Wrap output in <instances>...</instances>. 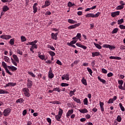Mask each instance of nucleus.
I'll return each instance as SVG.
<instances>
[{
    "instance_id": "nucleus-1",
    "label": "nucleus",
    "mask_w": 125,
    "mask_h": 125,
    "mask_svg": "<svg viewBox=\"0 0 125 125\" xmlns=\"http://www.w3.org/2000/svg\"><path fill=\"white\" fill-rule=\"evenodd\" d=\"M37 42H38V41L35 40L31 42H28L26 43V45H32L30 48V50L32 53H34L35 51H34V49H38V45H37Z\"/></svg>"
},
{
    "instance_id": "nucleus-2",
    "label": "nucleus",
    "mask_w": 125,
    "mask_h": 125,
    "mask_svg": "<svg viewBox=\"0 0 125 125\" xmlns=\"http://www.w3.org/2000/svg\"><path fill=\"white\" fill-rule=\"evenodd\" d=\"M101 14V12H98L96 14H94L93 13H88L85 15V17L86 18H88L89 17H91V18H98V17H99V15Z\"/></svg>"
},
{
    "instance_id": "nucleus-3",
    "label": "nucleus",
    "mask_w": 125,
    "mask_h": 125,
    "mask_svg": "<svg viewBox=\"0 0 125 125\" xmlns=\"http://www.w3.org/2000/svg\"><path fill=\"white\" fill-rule=\"evenodd\" d=\"M12 57L14 60H13L12 58H11L12 60V63H13L15 66H17V63H19V58H18V57H17L16 55H13Z\"/></svg>"
},
{
    "instance_id": "nucleus-4",
    "label": "nucleus",
    "mask_w": 125,
    "mask_h": 125,
    "mask_svg": "<svg viewBox=\"0 0 125 125\" xmlns=\"http://www.w3.org/2000/svg\"><path fill=\"white\" fill-rule=\"evenodd\" d=\"M11 111H12V109L9 107L5 109L3 111V116L4 117H8L10 113H11Z\"/></svg>"
},
{
    "instance_id": "nucleus-5",
    "label": "nucleus",
    "mask_w": 125,
    "mask_h": 125,
    "mask_svg": "<svg viewBox=\"0 0 125 125\" xmlns=\"http://www.w3.org/2000/svg\"><path fill=\"white\" fill-rule=\"evenodd\" d=\"M22 91L23 92H24L23 94L26 97H29V96H30L31 95L30 94V90H29L28 88H23L22 89Z\"/></svg>"
},
{
    "instance_id": "nucleus-6",
    "label": "nucleus",
    "mask_w": 125,
    "mask_h": 125,
    "mask_svg": "<svg viewBox=\"0 0 125 125\" xmlns=\"http://www.w3.org/2000/svg\"><path fill=\"white\" fill-rule=\"evenodd\" d=\"M118 84H119L118 86L119 89H121L122 90H125V88L123 87V84H124V81L119 80Z\"/></svg>"
},
{
    "instance_id": "nucleus-7",
    "label": "nucleus",
    "mask_w": 125,
    "mask_h": 125,
    "mask_svg": "<svg viewBox=\"0 0 125 125\" xmlns=\"http://www.w3.org/2000/svg\"><path fill=\"white\" fill-rule=\"evenodd\" d=\"M79 26H81V23L80 22L68 26V30H72V29H76V28H77V27H79Z\"/></svg>"
},
{
    "instance_id": "nucleus-8",
    "label": "nucleus",
    "mask_w": 125,
    "mask_h": 125,
    "mask_svg": "<svg viewBox=\"0 0 125 125\" xmlns=\"http://www.w3.org/2000/svg\"><path fill=\"white\" fill-rule=\"evenodd\" d=\"M0 39H2L3 40H9V39H11V36L9 35H2L0 36Z\"/></svg>"
},
{
    "instance_id": "nucleus-9",
    "label": "nucleus",
    "mask_w": 125,
    "mask_h": 125,
    "mask_svg": "<svg viewBox=\"0 0 125 125\" xmlns=\"http://www.w3.org/2000/svg\"><path fill=\"white\" fill-rule=\"evenodd\" d=\"M62 81H64V80H66V81H69L70 80V75L69 74H64L62 76Z\"/></svg>"
},
{
    "instance_id": "nucleus-10",
    "label": "nucleus",
    "mask_w": 125,
    "mask_h": 125,
    "mask_svg": "<svg viewBox=\"0 0 125 125\" xmlns=\"http://www.w3.org/2000/svg\"><path fill=\"white\" fill-rule=\"evenodd\" d=\"M26 85H27V88H32V86H33V81L28 79Z\"/></svg>"
},
{
    "instance_id": "nucleus-11",
    "label": "nucleus",
    "mask_w": 125,
    "mask_h": 125,
    "mask_svg": "<svg viewBox=\"0 0 125 125\" xmlns=\"http://www.w3.org/2000/svg\"><path fill=\"white\" fill-rule=\"evenodd\" d=\"M37 6H38V3H35L33 6V13L34 14H36V13H37V12H38V7Z\"/></svg>"
},
{
    "instance_id": "nucleus-12",
    "label": "nucleus",
    "mask_w": 125,
    "mask_h": 125,
    "mask_svg": "<svg viewBox=\"0 0 125 125\" xmlns=\"http://www.w3.org/2000/svg\"><path fill=\"white\" fill-rule=\"evenodd\" d=\"M81 38H82V34H81V33H77L76 36L73 37L72 38V40H76L77 41H78V40H79V41H81Z\"/></svg>"
},
{
    "instance_id": "nucleus-13",
    "label": "nucleus",
    "mask_w": 125,
    "mask_h": 125,
    "mask_svg": "<svg viewBox=\"0 0 125 125\" xmlns=\"http://www.w3.org/2000/svg\"><path fill=\"white\" fill-rule=\"evenodd\" d=\"M74 113V109H71L70 110H69L66 113V117L67 118H69V117H70V116H71V115H72L73 113Z\"/></svg>"
},
{
    "instance_id": "nucleus-14",
    "label": "nucleus",
    "mask_w": 125,
    "mask_h": 125,
    "mask_svg": "<svg viewBox=\"0 0 125 125\" xmlns=\"http://www.w3.org/2000/svg\"><path fill=\"white\" fill-rule=\"evenodd\" d=\"M111 15L112 17H116V16H118V15H120V11H117L116 12H113L111 13Z\"/></svg>"
},
{
    "instance_id": "nucleus-15",
    "label": "nucleus",
    "mask_w": 125,
    "mask_h": 125,
    "mask_svg": "<svg viewBox=\"0 0 125 125\" xmlns=\"http://www.w3.org/2000/svg\"><path fill=\"white\" fill-rule=\"evenodd\" d=\"M76 45H77V46H78L79 47L83 48V49H84V50H85V49H86V48H87V47L86 46L82 45V44H80V43H76Z\"/></svg>"
},
{
    "instance_id": "nucleus-16",
    "label": "nucleus",
    "mask_w": 125,
    "mask_h": 125,
    "mask_svg": "<svg viewBox=\"0 0 125 125\" xmlns=\"http://www.w3.org/2000/svg\"><path fill=\"white\" fill-rule=\"evenodd\" d=\"M48 77L50 79H53L54 78V74L52 73V70L51 69L48 72Z\"/></svg>"
},
{
    "instance_id": "nucleus-17",
    "label": "nucleus",
    "mask_w": 125,
    "mask_h": 125,
    "mask_svg": "<svg viewBox=\"0 0 125 125\" xmlns=\"http://www.w3.org/2000/svg\"><path fill=\"white\" fill-rule=\"evenodd\" d=\"M73 40V41H72L71 42H67V44L70 46V45H72L73 44H75V43H76L77 42H78L76 39H72Z\"/></svg>"
},
{
    "instance_id": "nucleus-18",
    "label": "nucleus",
    "mask_w": 125,
    "mask_h": 125,
    "mask_svg": "<svg viewBox=\"0 0 125 125\" xmlns=\"http://www.w3.org/2000/svg\"><path fill=\"white\" fill-rule=\"evenodd\" d=\"M55 118L58 122H61V118L62 116L61 115H59V114L55 115Z\"/></svg>"
},
{
    "instance_id": "nucleus-19",
    "label": "nucleus",
    "mask_w": 125,
    "mask_h": 125,
    "mask_svg": "<svg viewBox=\"0 0 125 125\" xmlns=\"http://www.w3.org/2000/svg\"><path fill=\"white\" fill-rule=\"evenodd\" d=\"M79 111L82 114H85L86 113H88V110L86 108H84L82 109H79Z\"/></svg>"
},
{
    "instance_id": "nucleus-20",
    "label": "nucleus",
    "mask_w": 125,
    "mask_h": 125,
    "mask_svg": "<svg viewBox=\"0 0 125 125\" xmlns=\"http://www.w3.org/2000/svg\"><path fill=\"white\" fill-rule=\"evenodd\" d=\"M100 52H93L92 53V57H95V56H100Z\"/></svg>"
},
{
    "instance_id": "nucleus-21",
    "label": "nucleus",
    "mask_w": 125,
    "mask_h": 125,
    "mask_svg": "<svg viewBox=\"0 0 125 125\" xmlns=\"http://www.w3.org/2000/svg\"><path fill=\"white\" fill-rule=\"evenodd\" d=\"M72 99H73L74 101L77 102V103H79V104H81L82 102H81V100L80 99H78L76 98V97H73Z\"/></svg>"
},
{
    "instance_id": "nucleus-22",
    "label": "nucleus",
    "mask_w": 125,
    "mask_h": 125,
    "mask_svg": "<svg viewBox=\"0 0 125 125\" xmlns=\"http://www.w3.org/2000/svg\"><path fill=\"white\" fill-rule=\"evenodd\" d=\"M8 94V91L6 90L0 89V94Z\"/></svg>"
},
{
    "instance_id": "nucleus-23",
    "label": "nucleus",
    "mask_w": 125,
    "mask_h": 125,
    "mask_svg": "<svg viewBox=\"0 0 125 125\" xmlns=\"http://www.w3.org/2000/svg\"><path fill=\"white\" fill-rule=\"evenodd\" d=\"M38 57L40 59H41V60H44V61H46V59H47V58H45V56H44L43 55H39Z\"/></svg>"
},
{
    "instance_id": "nucleus-24",
    "label": "nucleus",
    "mask_w": 125,
    "mask_h": 125,
    "mask_svg": "<svg viewBox=\"0 0 125 125\" xmlns=\"http://www.w3.org/2000/svg\"><path fill=\"white\" fill-rule=\"evenodd\" d=\"M67 22L69 23L70 24H76L78 22L76 21H74L72 19H68L67 20Z\"/></svg>"
},
{
    "instance_id": "nucleus-25",
    "label": "nucleus",
    "mask_w": 125,
    "mask_h": 125,
    "mask_svg": "<svg viewBox=\"0 0 125 125\" xmlns=\"http://www.w3.org/2000/svg\"><path fill=\"white\" fill-rule=\"evenodd\" d=\"M81 82L84 85H87V83L86 82V79H84V77H83Z\"/></svg>"
},
{
    "instance_id": "nucleus-26",
    "label": "nucleus",
    "mask_w": 125,
    "mask_h": 125,
    "mask_svg": "<svg viewBox=\"0 0 125 125\" xmlns=\"http://www.w3.org/2000/svg\"><path fill=\"white\" fill-rule=\"evenodd\" d=\"M2 10L3 12H6L7 10H9V8L8 6H7V5H4L3 6Z\"/></svg>"
},
{
    "instance_id": "nucleus-27",
    "label": "nucleus",
    "mask_w": 125,
    "mask_h": 125,
    "mask_svg": "<svg viewBox=\"0 0 125 125\" xmlns=\"http://www.w3.org/2000/svg\"><path fill=\"white\" fill-rule=\"evenodd\" d=\"M51 39L55 40V41H57V36L55 35V33H51Z\"/></svg>"
},
{
    "instance_id": "nucleus-28",
    "label": "nucleus",
    "mask_w": 125,
    "mask_h": 125,
    "mask_svg": "<svg viewBox=\"0 0 125 125\" xmlns=\"http://www.w3.org/2000/svg\"><path fill=\"white\" fill-rule=\"evenodd\" d=\"M98 80H99V81H101V82L102 83H106V82L105 81V80H104L103 79H101V78L99 76H98Z\"/></svg>"
},
{
    "instance_id": "nucleus-29",
    "label": "nucleus",
    "mask_w": 125,
    "mask_h": 125,
    "mask_svg": "<svg viewBox=\"0 0 125 125\" xmlns=\"http://www.w3.org/2000/svg\"><path fill=\"white\" fill-rule=\"evenodd\" d=\"M15 39L14 38L11 39L10 40L9 42V43H10V45H13L14 44V42Z\"/></svg>"
},
{
    "instance_id": "nucleus-30",
    "label": "nucleus",
    "mask_w": 125,
    "mask_h": 125,
    "mask_svg": "<svg viewBox=\"0 0 125 125\" xmlns=\"http://www.w3.org/2000/svg\"><path fill=\"white\" fill-rule=\"evenodd\" d=\"M119 107H120L121 111H122V112H125V107H124V106H123V104L122 103L119 104Z\"/></svg>"
},
{
    "instance_id": "nucleus-31",
    "label": "nucleus",
    "mask_w": 125,
    "mask_h": 125,
    "mask_svg": "<svg viewBox=\"0 0 125 125\" xmlns=\"http://www.w3.org/2000/svg\"><path fill=\"white\" fill-rule=\"evenodd\" d=\"M24 102V99L23 98H20L16 101V103H23Z\"/></svg>"
},
{
    "instance_id": "nucleus-32",
    "label": "nucleus",
    "mask_w": 125,
    "mask_h": 125,
    "mask_svg": "<svg viewBox=\"0 0 125 125\" xmlns=\"http://www.w3.org/2000/svg\"><path fill=\"white\" fill-rule=\"evenodd\" d=\"M15 85H16V83H7V86H15Z\"/></svg>"
},
{
    "instance_id": "nucleus-33",
    "label": "nucleus",
    "mask_w": 125,
    "mask_h": 125,
    "mask_svg": "<svg viewBox=\"0 0 125 125\" xmlns=\"http://www.w3.org/2000/svg\"><path fill=\"white\" fill-rule=\"evenodd\" d=\"M94 44L95 46H96V47H97V48H98V49H101V48H102L101 45H99V44L94 42Z\"/></svg>"
},
{
    "instance_id": "nucleus-34",
    "label": "nucleus",
    "mask_w": 125,
    "mask_h": 125,
    "mask_svg": "<svg viewBox=\"0 0 125 125\" xmlns=\"http://www.w3.org/2000/svg\"><path fill=\"white\" fill-rule=\"evenodd\" d=\"M59 115L61 116L62 117V115H63V110L62 109H61V108H60L59 109V112H58V114Z\"/></svg>"
},
{
    "instance_id": "nucleus-35",
    "label": "nucleus",
    "mask_w": 125,
    "mask_h": 125,
    "mask_svg": "<svg viewBox=\"0 0 125 125\" xmlns=\"http://www.w3.org/2000/svg\"><path fill=\"white\" fill-rule=\"evenodd\" d=\"M61 86H62V87H65L66 86H69V83H62L61 84Z\"/></svg>"
},
{
    "instance_id": "nucleus-36",
    "label": "nucleus",
    "mask_w": 125,
    "mask_h": 125,
    "mask_svg": "<svg viewBox=\"0 0 125 125\" xmlns=\"http://www.w3.org/2000/svg\"><path fill=\"white\" fill-rule=\"evenodd\" d=\"M83 103L84 105H88V100H87V98H85L83 101Z\"/></svg>"
},
{
    "instance_id": "nucleus-37",
    "label": "nucleus",
    "mask_w": 125,
    "mask_h": 125,
    "mask_svg": "<svg viewBox=\"0 0 125 125\" xmlns=\"http://www.w3.org/2000/svg\"><path fill=\"white\" fill-rule=\"evenodd\" d=\"M27 73L28 74V75H30V76H31L32 78H36V75H35V74H34L33 72L31 71H28Z\"/></svg>"
},
{
    "instance_id": "nucleus-38",
    "label": "nucleus",
    "mask_w": 125,
    "mask_h": 125,
    "mask_svg": "<svg viewBox=\"0 0 125 125\" xmlns=\"http://www.w3.org/2000/svg\"><path fill=\"white\" fill-rule=\"evenodd\" d=\"M47 48H49L50 49H51V50H55V48L53 47V46H51V45L48 44L47 45Z\"/></svg>"
},
{
    "instance_id": "nucleus-39",
    "label": "nucleus",
    "mask_w": 125,
    "mask_h": 125,
    "mask_svg": "<svg viewBox=\"0 0 125 125\" xmlns=\"http://www.w3.org/2000/svg\"><path fill=\"white\" fill-rule=\"evenodd\" d=\"M48 53L50 56H52V57H53V56H55V53L52 51H50L48 52Z\"/></svg>"
},
{
    "instance_id": "nucleus-40",
    "label": "nucleus",
    "mask_w": 125,
    "mask_h": 125,
    "mask_svg": "<svg viewBox=\"0 0 125 125\" xmlns=\"http://www.w3.org/2000/svg\"><path fill=\"white\" fill-rule=\"evenodd\" d=\"M116 121H117L118 123H121V122H122V117H121V115H118L117 116Z\"/></svg>"
},
{
    "instance_id": "nucleus-41",
    "label": "nucleus",
    "mask_w": 125,
    "mask_h": 125,
    "mask_svg": "<svg viewBox=\"0 0 125 125\" xmlns=\"http://www.w3.org/2000/svg\"><path fill=\"white\" fill-rule=\"evenodd\" d=\"M124 6H122V5H119L116 7V9L117 10H121V9H124Z\"/></svg>"
},
{
    "instance_id": "nucleus-42",
    "label": "nucleus",
    "mask_w": 125,
    "mask_h": 125,
    "mask_svg": "<svg viewBox=\"0 0 125 125\" xmlns=\"http://www.w3.org/2000/svg\"><path fill=\"white\" fill-rule=\"evenodd\" d=\"M117 23H118V25H121V24H123V23H124V19H122L121 20H118Z\"/></svg>"
},
{
    "instance_id": "nucleus-43",
    "label": "nucleus",
    "mask_w": 125,
    "mask_h": 125,
    "mask_svg": "<svg viewBox=\"0 0 125 125\" xmlns=\"http://www.w3.org/2000/svg\"><path fill=\"white\" fill-rule=\"evenodd\" d=\"M21 40L22 42H26V41H27L26 37H25V36H21Z\"/></svg>"
},
{
    "instance_id": "nucleus-44",
    "label": "nucleus",
    "mask_w": 125,
    "mask_h": 125,
    "mask_svg": "<svg viewBox=\"0 0 125 125\" xmlns=\"http://www.w3.org/2000/svg\"><path fill=\"white\" fill-rule=\"evenodd\" d=\"M53 91H57L58 92H60V91H61V89H60L59 87H56L53 89Z\"/></svg>"
},
{
    "instance_id": "nucleus-45",
    "label": "nucleus",
    "mask_w": 125,
    "mask_h": 125,
    "mask_svg": "<svg viewBox=\"0 0 125 125\" xmlns=\"http://www.w3.org/2000/svg\"><path fill=\"white\" fill-rule=\"evenodd\" d=\"M118 31L119 29L118 28H116L113 30V31L111 32V34H116V33H118Z\"/></svg>"
},
{
    "instance_id": "nucleus-46",
    "label": "nucleus",
    "mask_w": 125,
    "mask_h": 125,
    "mask_svg": "<svg viewBox=\"0 0 125 125\" xmlns=\"http://www.w3.org/2000/svg\"><path fill=\"white\" fill-rule=\"evenodd\" d=\"M4 59L5 62H7V63H9L10 60L9 59V58H8V57L4 56Z\"/></svg>"
},
{
    "instance_id": "nucleus-47",
    "label": "nucleus",
    "mask_w": 125,
    "mask_h": 125,
    "mask_svg": "<svg viewBox=\"0 0 125 125\" xmlns=\"http://www.w3.org/2000/svg\"><path fill=\"white\" fill-rule=\"evenodd\" d=\"M87 70L90 74V76H92V73H93V72H92V70H91V69H90L89 67H87Z\"/></svg>"
},
{
    "instance_id": "nucleus-48",
    "label": "nucleus",
    "mask_w": 125,
    "mask_h": 125,
    "mask_svg": "<svg viewBox=\"0 0 125 125\" xmlns=\"http://www.w3.org/2000/svg\"><path fill=\"white\" fill-rule=\"evenodd\" d=\"M44 4L47 6H49L50 5V0H46L44 2Z\"/></svg>"
},
{
    "instance_id": "nucleus-49",
    "label": "nucleus",
    "mask_w": 125,
    "mask_h": 125,
    "mask_svg": "<svg viewBox=\"0 0 125 125\" xmlns=\"http://www.w3.org/2000/svg\"><path fill=\"white\" fill-rule=\"evenodd\" d=\"M1 64H2V66H3V67L4 69H5V68H7V65L6 64L5 62H2Z\"/></svg>"
},
{
    "instance_id": "nucleus-50",
    "label": "nucleus",
    "mask_w": 125,
    "mask_h": 125,
    "mask_svg": "<svg viewBox=\"0 0 125 125\" xmlns=\"http://www.w3.org/2000/svg\"><path fill=\"white\" fill-rule=\"evenodd\" d=\"M5 70L7 74H8L10 76H12V73L11 72H9V70H8V68H7V67L5 68Z\"/></svg>"
},
{
    "instance_id": "nucleus-51",
    "label": "nucleus",
    "mask_w": 125,
    "mask_h": 125,
    "mask_svg": "<svg viewBox=\"0 0 125 125\" xmlns=\"http://www.w3.org/2000/svg\"><path fill=\"white\" fill-rule=\"evenodd\" d=\"M107 76L108 78H111V77H113V76H114V74L112 72H109L107 74Z\"/></svg>"
},
{
    "instance_id": "nucleus-52",
    "label": "nucleus",
    "mask_w": 125,
    "mask_h": 125,
    "mask_svg": "<svg viewBox=\"0 0 125 125\" xmlns=\"http://www.w3.org/2000/svg\"><path fill=\"white\" fill-rule=\"evenodd\" d=\"M75 5V4H73V3H72V2H69L68 3V4H67V5H68V7H72V6H73V5Z\"/></svg>"
},
{
    "instance_id": "nucleus-53",
    "label": "nucleus",
    "mask_w": 125,
    "mask_h": 125,
    "mask_svg": "<svg viewBox=\"0 0 125 125\" xmlns=\"http://www.w3.org/2000/svg\"><path fill=\"white\" fill-rule=\"evenodd\" d=\"M46 121L48 123H49V125H51V119H50V118H47Z\"/></svg>"
},
{
    "instance_id": "nucleus-54",
    "label": "nucleus",
    "mask_w": 125,
    "mask_h": 125,
    "mask_svg": "<svg viewBox=\"0 0 125 125\" xmlns=\"http://www.w3.org/2000/svg\"><path fill=\"white\" fill-rule=\"evenodd\" d=\"M102 72L103 74H107L108 71H107V70L105 69V68H102Z\"/></svg>"
},
{
    "instance_id": "nucleus-55",
    "label": "nucleus",
    "mask_w": 125,
    "mask_h": 125,
    "mask_svg": "<svg viewBox=\"0 0 125 125\" xmlns=\"http://www.w3.org/2000/svg\"><path fill=\"white\" fill-rule=\"evenodd\" d=\"M108 104H112L114 103V102L113 101V99H109V100L107 102Z\"/></svg>"
},
{
    "instance_id": "nucleus-56",
    "label": "nucleus",
    "mask_w": 125,
    "mask_h": 125,
    "mask_svg": "<svg viewBox=\"0 0 125 125\" xmlns=\"http://www.w3.org/2000/svg\"><path fill=\"white\" fill-rule=\"evenodd\" d=\"M103 47H105V48H110V45L108 44H104L103 46Z\"/></svg>"
},
{
    "instance_id": "nucleus-57",
    "label": "nucleus",
    "mask_w": 125,
    "mask_h": 125,
    "mask_svg": "<svg viewBox=\"0 0 125 125\" xmlns=\"http://www.w3.org/2000/svg\"><path fill=\"white\" fill-rule=\"evenodd\" d=\"M69 95L72 97L73 95H75V93L73 91V90H71L69 92Z\"/></svg>"
},
{
    "instance_id": "nucleus-58",
    "label": "nucleus",
    "mask_w": 125,
    "mask_h": 125,
    "mask_svg": "<svg viewBox=\"0 0 125 125\" xmlns=\"http://www.w3.org/2000/svg\"><path fill=\"white\" fill-rule=\"evenodd\" d=\"M57 64H58V65H60V66H62V62H61L60 61H59V60H58L56 62Z\"/></svg>"
},
{
    "instance_id": "nucleus-59",
    "label": "nucleus",
    "mask_w": 125,
    "mask_h": 125,
    "mask_svg": "<svg viewBox=\"0 0 125 125\" xmlns=\"http://www.w3.org/2000/svg\"><path fill=\"white\" fill-rule=\"evenodd\" d=\"M119 28H120V29L125 30V26L123 24H120L119 25Z\"/></svg>"
},
{
    "instance_id": "nucleus-60",
    "label": "nucleus",
    "mask_w": 125,
    "mask_h": 125,
    "mask_svg": "<svg viewBox=\"0 0 125 125\" xmlns=\"http://www.w3.org/2000/svg\"><path fill=\"white\" fill-rule=\"evenodd\" d=\"M11 70L13 72H14V71H17V68L15 67V66H13L12 65Z\"/></svg>"
},
{
    "instance_id": "nucleus-61",
    "label": "nucleus",
    "mask_w": 125,
    "mask_h": 125,
    "mask_svg": "<svg viewBox=\"0 0 125 125\" xmlns=\"http://www.w3.org/2000/svg\"><path fill=\"white\" fill-rule=\"evenodd\" d=\"M27 114V110L24 109L22 111V116H26V114Z\"/></svg>"
},
{
    "instance_id": "nucleus-62",
    "label": "nucleus",
    "mask_w": 125,
    "mask_h": 125,
    "mask_svg": "<svg viewBox=\"0 0 125 125\" xmlns=\"http://www.w3.org/2000/svg\"><path fill=\"white\" fill-rule=\"evenodd\" d=\"M109 49L110 50H113V49H115L116 48V47L115 46H112L110 45Z\"/></svg>"
},
{
    "instance_id": "nucleus-63",
    "label": "nucleus",
    "mask_w": 125,
    "mask_h": 125,
    "mask_svg": "<svg viewBox=\"0 0 125 125\" xmlns=\"http://www.w3.org/2000/svg\"><path fill=\"white\" fill-rule=\"evenodd\" d=\"M81 61H80L79 60L75 61L74 62H73V64H75V65H77L78 63H80V62Z\"/></svg>"
},
{
    "instance_id": "nucleus-64",
    "label": "nucleus",
    "mask_w": 125,
    "mask_h": 125,
    "mask_svg": "<svg viewBox=\"0 0 125 125\" xmlns=\"http://www.w3.org/2000/svg\"><path fill=\"white\" fill-rule=\"evenodd\" d=\"M120 49H121V50H123L124 49H125V46H124V45H122L120 46Z\"/></svg>"
}]
</instances>
